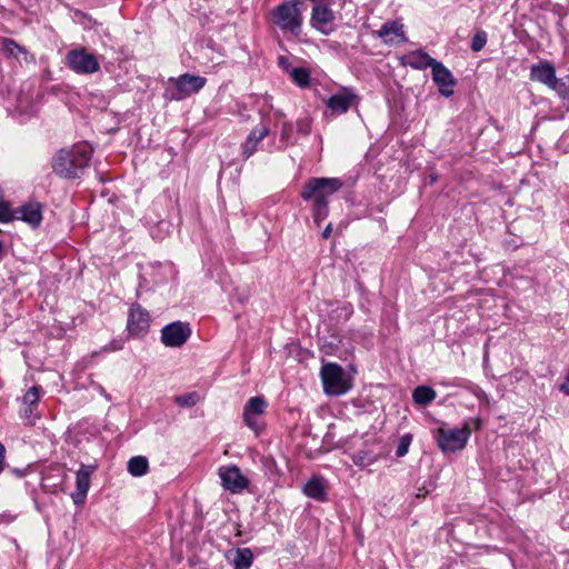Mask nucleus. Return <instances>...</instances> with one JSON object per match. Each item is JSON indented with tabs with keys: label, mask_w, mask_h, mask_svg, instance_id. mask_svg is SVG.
<instances>
[{
	"label": "nucleus",
	"mask_w": 569,
	"mask_h": 569,
	"mask_svg": "<svg viewBox=\"0 0 569 569\" xmlns=\"http://www.w3.org/2000/svg\"><path fill=\"white\" fill-rule=\"evenodd\" d=\"M219 477L222 487L232 493L243 491L249 485V480L241 473L240 468L236 465L221 467L219 469Z\"/></svg>",
	"instance_id": "nucleus-10"
},
{
	"label": "nucleus",
	"mask_w": 569,
	"mask_h": 569,
	"mask_svg": "<svg viewBox=\"0 0 569 569\" xmlns=\"http://www.w3.org/2000/svg\"><path fill=\"white\" fill-rule=\"evenodd\" d=\"M480 423H481V422H480V419H477V420H476V427H477V428H478V427H480Z\"/></svg>",
	"instance_id": "nucleus-44"
},
{
	"label": "nucleus",
	"mask_w": 569,
	"mask_h": 569,
	"mask_svg": "<svg viewBox=\"0 0 569 569\" xmlns=\"http://www.w3.org/2000/svg\"><path fill=\"white\" fill-rule=\"evenodd\" d=\"M411 441H412V436L410 433H406L400 438L399 443L397 446V450H396L397 457L400 458L408 453Z\"/></svg>",
	"instance_id": "nucleus-32"
},
{
	"label": "nucleus",
	"mask_w": 569,
	"mask_h": 569,
	"mask_svg": "<svg viewBox=\"0 0 569 569\" xmlns=\"http://www.w3.org/2000/svg\"><path fill=\"white\" fill-rule=\"evenodd\" d=\"M91 149L87 144H76L60 149L52 159L53 172L64 179H78L89 167Z\"/></svg>",
	"instance_id": "nucleus-2"
},
{
	"label": "nucleus",
	"mask_w": 569,
	"mask_h": 569,
	"mask_svg": "<svg viewBox=\"0 0 569 569\" xmlns=\"http://www.w3.org/2000/svg\"><path fill=\"white\" fill-rule=\"evenodd\" d=\"M190 336L191 328L188 322L174 321L161 329V342L170 348L183 346Z\"/></svg>",
	"instance_id": "nucleus-8"
},
{
	"label": "nucleus",
	"mask_w": 569,
	"mask_h": 569,
	"mask_svg": "<svg viewBox=\"0 0 569 569\" xmlns=\"http://www.w3.org/2000/svg\"><path fill=\"white\" fill-rule=\"evenodd\" d=\"M150 328V315L140 305L133 303L130 307L127 322L129 336L140 338L147 335Z\"/></svg>",
	"instance_id": "nucleus-9"
},
{
	"label": "nucleus",
	"mask_w": 569,
	"mask_h": 569,
	"mask_svg": "<svg viewBox=\"0 0 569 569\" xmlns=\"http://www.w3.org/2000/svg\"><path fill=\"white\" fill-rule=\"evenodd\" d=\"M429 490L426 488H419L418 492L416 493L417 498H423L428 495Z\"/></svg>",
	"instance_id": "nucleus-41"
},
{
	"label": "nucleus",
	"mask_w": 569,
	"mask_h": 569,
	"mask_svg": "<svg viewBox=\"0 0 569 569\" xmlns=\"http://www.w3.org/2000/svg\"><path fill=\"white\" fill-rule=\"evenodd\" d=\"M560 391H562L563 393L566 395H569V387L566 385V383H562L560 387H559Z\"/></svg>",
	"instance_id": "nucleus-42"
},
{
	"label": "nucleus",
	"mask_w": 569,
	"mask_h": 569,
	"mask_svg": "<svg viewBox=\"0 0 569 569\" xmlns=\"http://www.w3.org/2000/svg\"><path fill=\"white\" fill-rule=\"evenodd\" d=\"M343 186L339 178H310L305 183L300 197L303 201L312 202V218L317 226L329 214L328 199Z\"/></svg>",
	"instance_id": "nucleus-1"
},
{
	"label": "nucleus",
	"mask_w": 569,
	"mask_h": 569,
	"mask_svg": "<svg viewBox=\"0 0 569 569\" xmlns=\"http://www.w3.org/2000/svg\"><path fill=\"white\" fill-rule=\"evenodd\" d=\"M13 472L20 478L23 476V471L20 469H13Z\"/></svg>",
	"instance_id": "nucleus-43"
},
{
	"label": "nucleus",
	"mask_w": 569,
	"mask_h": 569,
	"mask_svg": "<svg viewBox=\"0 0 569 569\" xmlns=\"http://www.w3.org/2000/svg\"><path fill=\"white\" fill-rule=\"evenodd\" d=\"M16 211H12L9 202L0 201V222L8 223L16 220Z\"/></svg>",
	"instance_id": "nucleus-31"
},
{
	"label": "nucleus",
	"mask_w": 569,
	"mask_h": 569,
	"mask_svg": "<svg viewBox=\"0 0 569 569\" xmlns=\"http://www.w3.org/2000/svg\"><path fill=\"white\" fill-rule=\"evenodd\" d=\"M530 79L549 88L552 81L556 80V69L549 62L532 64L530 68Z\"/></svg>",
	"instance_id": "nucleus-20"
},
{
	"label": "nucleus",
	"mask_w": 569,
	"mask_h": 569,
	"mask_svg": "<svg viewBox=\"0 0 569 569\" xmlns=\"http://www.w3.org/2000/svg\"><path fill=\"white\" fill-rule=\"evenodd\" d=\"M377 461V456L368 450H359L352 455V462L358 467H368Z\"/></svg>",
	"instance_id": "nucleus-27"
},
{
	"label": "nucleus",
	"mask_w": 569,
	"mask_h": 569,
	"mask_svg": "<svg viewBox=\"0 0 569 569\" xmlns=\"http://www.w3.org/2000/svg\"><path fill=\"white\" fill-rule=\"evenodd\" d=\"M356 98L357 96L353 93L352 89L343 88L341 91L329 97L326 104L333 113L342 114L350 109Z\"/></svg>",
	"instance_id": "nucleus-14"
},
{
	"label": "nucleus",
	"mask_w": 569,
	"mask_h": 569,
	"mask_svg": "<svg viewBox=\"0 0 569 569\" xmlns=\"http://www.w3.org/2000/svg\"><path fill=\"white\" fill-rule=\"evenodd\" d=\"M436 391L428 386H418L412 392V399L415 403L421 406H428L436 399Z\"/></svg>",
	"instance_id": "nucleus-23"
},
{
	"label": "nucleus",
	"mask_w": 569,
	"mask_h": 569,
	"mask_svg": "<svg viewBox=\"0 0 569 569\" xmlns=\"http://www.w3.org/2000/svg\"><path fill=\"white\" fill-rule=\"evenodd\" d=\"M2 50L6 54L14 58H19L20 54H27L24 47L18 44L13 39L9 38L2 39Z\"/></svg>",
	"instance_id": "nucleus-26"
},
{
	"label": "nucleus",
	"mask_w": 569,
	"mask_h": 569,
	"mask_svg": "<svg viewBox=\"0 0 569 569\" xmlns=\"http://www.w3.org/2000/svg\"><path fill=\"white\" fill-rule=\"evenodd\" d=\"M36 408L37 407L33 406H26V408L20 413V417L27 420V422L31 426H33L36 423V420L38 419V415L34 412Z\"/></svg>",
	"instance_id": "nucleus-35"
},
{
	"label": "nucleus",
	"mask_w": 569,
	"mask_h": 569,
	"mask_svg": "<svg viewBox=\"0 0 569 569\" xmlns=\"http://www.w3.org/2000/svg\"><path fill=\"white\" fill-rule=\"evenodd\" d=\"M432 80L437 84L439 93L449 98L453 94V88L457 84L452 72L440 61L436 60L431 67Z\"/></svg>",
	"instance_id": "nucleus-11"
},
{
	"label": "nucleus",
	"mask_w": 569,
	"mask_h": 569,
	"mask_svg": "<svg viewBox=\"0 0 569 569\" xmlns=\"http://www.w3.org/2000/svg\"><path fill=\"white\" fill-rule=\"evenodd\" d=\"M199 400L200 396L194 391L187 392L174 398V402L182 408H191L196 406L199 402Z\"/></svg>",
	"instance_id": "nucleus-30"
},
{
	"label": "nucleus",
	"mask_w": 569,
	"mask_h": 569,
	"mask_svg": "<svg viewBox=\"0 0 569 569\" xmlns=\"http://www.w3.org/2000/svg\"><path fill=\"white\" fill-rule=\"evenodd\" d=\"M207 79L200 76L183 73L178 78H170V87L166 90L169 100L180 101L199 92L206 84Z\"/></svg>",
	"instance_id": "nucleus-5"
},
{
	"label": "nucleus",
	"mask_w": 569,
	"mask_h": 569,
	"mask_svg": "<svg viewBox=\"0 0 569 569\" xmlns=\"http://www.w3.org/2000/svg\"><path fill=\"white\" fill-rule=\"evenodd\" d=\"M6 447L0 442V473L4 469Z\"/></svg>",
	"instance_id": "nucleus-39"
},
{
	"label": "nucleus",
	"mask_w": 569,
	"mask_h": 569,
	"mask_svg": "<svg viewBox=\"0 0 569 569\" xmlns=\"http://www.w3.org/2000/svg\"><path fill=\"white\" fill-rule=\"evenodd\" d=\"M293 133V124L289 121H284L281 126L280 141L284 142L286 146L290 143Z\"/></svg>",
	"instance_id": "nucleus-34"
},
{
	"label": "nucleus",
	"mask_w": 569,
	"mask_h": 569,
	"mask_svg": "<svg viewBox=\"0 0 569 569\" xmlns=\"http://www.w3.org/2000/svg\"><path fill=\"white\" fill-rule=\"evenodd\" d=\"M377 37L386 44L393 46L407 42L403 24L398 20H389L385 22L377 31Z\"/></svg>",
	"instance_id": "nucleus-13"
},
{
	"label": "nucleus",
	"mask_w": 569,
	"mask_h": 569,
	"mask_svg": "<svg viewBox=\"0 0 569 569\" xmlns=\"http://www.w3.org/2000/svg\"><path fill=\"white\" fill-rule=\"evenodd\" d=\"M66 64L78 74H93L100 70L96 54L83 48L70 50L66 56Z\"/></svg>",
	"instance_id": "nucleus-7"
},
{
	"label": "nucleus",
	"mask_w": 569,
	"mask_h": 569,
	"mask_svg": "<svg viewBox=\"0 0 569 569\" xmlns=\"http://www.w3.org/2000/svg\"><path fill=\"white\" fill-rule=\"evenodd\" d=\"M297 131L301 136H308L311 131L310 123L306 120H298L297 121Z\"/></svg>",
	"instance_id": "nucleus-36"
},
{
	"label": "nucleus",
	"mask_w": 569,
	"mask_h": 569,
	"mask_svg": "<svg viewBox=\"0 0 569 569\" xmlns=\"http://www.w3.org/2000/svg\"><path fill=\"white\" fill-rule=\"evenodd\" d=\"M333 11L327 6L316 4L312 8L311 24L325 34L329 33L328 26L333 21Z\"/></svg>",
	"instance_id": "nucleus-19"
},
{
	"label": "nucleus",
	"mask_w": 569,
	"mask_h": 569,
	"mask_svg": "<svg viewBox=\"0 0 569 569\" xmlns=\"http://www.w3.org/2000/svg\"><path fill=\"white\" fill-rule=\"evenodd\" d=\"M332 232V224L329 223L322 231V238L328 239L331 236Z\"/></svg>",
	"instance_id": "nucleus-40"
},
{
	"label": "nucleus",
	"mask_w": 569,
	"mask_h": 569,
	"mask_svg": "<svg viewBox=\"0 0 569 569\" xmlns=\"http://www.w3.org/2000/svg\"><path fill=\"white\" fill-rule=\"evenodd\" d=\"M323 392L327 396L339 397L352 388L351 380L346 376L343 368L336 362L323 363L320 370Z\"/></svg>",
	"instance_id": "nucleus-4"
},
{
	"label": "nucleus",
	"mask_w": 569,
	"mask_h": 569,
	"mask_svg": "<svg viewBox=\"0 0 569 569\" xmlns=\"http://www.w3.org/2000/svg\"><path fill=\"white\" fill-rule=\"evenodd\" d=\"M149 462L148 459L143 456L132 457L128 461V471L130 475L134 477L144 476L148 472Z\"/></svg>",
	"instance_id": "nucleus-24"
},
{
	"label": "nucleus",
	"mask_w": 569,
	"mask_h": 569,
	"mask_svg": "<svg viewBox=\"0 0 569 569\" xmlns=\"http://www.w3.org/2000/svg\"><path fill=\"white\" fill-rule=\"evenodd\" d=\"M303 493L321 502L328 499L325 480L320 477H311L303 486Z\"/></svg>",
	"instance_id": "nucleus-22"
},
{
	"label": "nucleus",
	"mask_w": 569,
	"mask_h": 569,
	"mask_svg": "<svg viewBox=\"0 0 569 569\" xmlns=\"http://www.w3.org/2000/svg\"><path fill=\"white\" fill-rule=\"evenodd\" d=\"M42 392L43 390L40 386L30 387L22 397V403L28 407H38Z\"/></svg>",
	"instance_id": "nucleus-28"
},
{
	"label": "nucleus",
	"mask_w": 569,
	"mask_h": 569,
	"mask_svg": "<svg viewBox=\"0 0 569 569\" xmlns=\"http://www.w3.org/2000/svg\"><path fill=\"white\" fill-rule=\"evenodd\" d=\"M487 43V32L483 30L478 31L471 40V49L476 52L483 49Z\"/></svg>",
	"instance_id": "nucleus-33"
},
{
	"label": "nucleus",
	"mask_w": 569,
	"mask_h": 569,
	"mask_svg": "<svg viewBox=\"0 0 569 569\" xmlns=\"http://www.w3.org/2000/svg\"><path fill=\"white\" fill-rule=\"evenodd\" d=\"M278 63L279 66L289 73V71L291 70L290 68V62L288 60L287 57L284 56H280L279 59H278Z\"/></svg>",
	"instance_id": "nucleus-38"
},
{
	"label": "nucleus",
	"mask_w": 569,
	"mask_h": 569,
	"mask_svg": "<svg viewBox=\"0 0 569 569\" xmlns=\"http://www.w3.org/2000/svg\"><path fill=\"white\" fill-rule=\"evenodd\" d=\"M562 99H569V76L557 78L549 87Z\"/></svg>",
	"instance_id": "nucleus-29"
},
{
	"label": "nucleus",
	"mask_w": 569,
	"mask_h": 569,
	"mask_svg": "<svg viewBox=\"0 0 569 569\" xmlns=\"http://www.w3.org/2000/svg\"><path fill=\"white\" fill-rule=\"evenodd\" d=\"M17 218L30 224L32 228L40 226L42 221V206L39 202L22 204L16 210Z\"/></svg>",
	"instance_id": "nucleus-17"
},
{
	"label": "nucleus",
	"mask_w": 569,
	"mask_h": 569,
	"mask_svg": "<svg viewBox=\"0 0 569 569\" xmlns=\"http://www.w3.org/2000/svg\"><path fill=\"white\" fill-rule=\"evenodd\" d=\"M470 435L471 430L468 422H465L461 428H439L437 432V443L442 452H455L466 447Z\"/></svg>",
	"instance_id": "nucleus-6"
},
{
	"label": "nucleus",
	"mask_w": 569,
	"mask_h": 569,
	"mask_svg": "<svg viewBox=\"0 0 569 569\" xmlns=\"http://www.w3.org/2000/svg\"><path fill=\"white\" fill-rule=\"evenodd\" d=\"M289 74L292 81L300 88H307L310 84V72L307 68H291Z\"/></svg>",
	"instance_id": "nucleus-25"
},
{
	"label": "nucleus",
	"mask_w": 569,
	"mask_h": 569,
	"mask_svg": "<svg viewBox=\"0 0 569 569\" xmlns=\"http://www.w3.org/2000/svg\"><path fill=\"white\" fill-rule=\"evenodd\" d=\"M226 558L233 566V569H249L253 563V553L250 548L230 550Z\"/></svg>",
	"instance_id": "nucleus-21"
},
{
	"label": "nucleus",
	"mask_w": 569,
	"mask_h": 569,
	"mask_svg": "<svg viewBox=\"0 0 569 569\" xmlns=\"http://www.w3.org/2000/svg\"><path fill=\"white\" fill-rule=\"evenodd\" d=\"M94 465H81L76 473V491L71 493V498L77 506L84 503L87 493L90 488V479L92 472L96 470Z\"/></svg>",
	"instance_id": "nucleus-12"
},
{
	"label": "nucleus",
	"mask_w": 569,
	"mask_h": 569,
	"mask_svg": "<svg viewBox=\"0 0 569 569\" xmlns=\"http://www.w3.org/2000/svg\"><path fill=\"white\" fill-rule=\"evenodd\" d=\"M436 59L430 57L422 49L413 50L400 58V63L415 70H425L431 68Z\"/></svg>",
	"instance_id": "nucleus-16"
},
{
	"label": "nucleus",
	"mask_w": 569,
	"mask_h": 569,
	"mask_svg": "<svg viewBox=\"0 0 569 569\" xmlns=\"http://www.w3.org/2000/svg\"><path fill=\"white\" fill-rule=\"evenodd\" d=\"M302 0H288L278 4L272 10V22L281 30L298 34L301 31Z\"/></svg>",
	"instance_id": "nucleus-3"
},
{
	"label": "nucleus",
	"mask_w": 569,
	"mask_h": 569,
	"mask_svg": "<svg viewBox=\"0 0 569 569\" xmlns=\"http://www.w3.org/2000/svg\"><path fill=\"white\" fill-rule=\"evenodd\" d=\"M267 407H268V402L266 401V399L263 397H260V396L251 397L247 401V403L244 405V408H243L242 416H243L244 423L249 428L256 429L257 428L256 417L263 415Z\"/></svg>",
	"instance_id": "nucleus-15"
},
{
	"label": "nucleus",
	"mask_w": 569,
	"mask_h": 569,
	"mask_svg": "<svg viewBox=\"0 0 569 569\" xmlns=\"http://www.w3.org/2000/svg\"><path fill=\"white\" fill-rule=\"evenodd\" d=\"M270 130L266 124H259L254 127L246 141L242 144V156L244 159H249L254 151L257 150L258 144L261 140H263L267 136H269Z\"/></svg>",
	"instance_id": "nucleus-18"
},
{
	"label": "nucleus",
	"mask_w": 569,
	"mask_h": 569,
	"mask_svg": "<svg viewBox=\"0 0 569 569\" xmlns=\"http://www.w3.org/2000/svg\"><path fill=\"white\" fill-rule=\"evenodd\" d=\"M321 350L326 353V355H333L337 350H338V343H336L335 341H323L321 343Z\"/></svg>",
	"instance_id": "nucleus-37"
}]
</instances>
